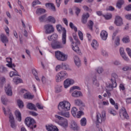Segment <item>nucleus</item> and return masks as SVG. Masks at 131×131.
I'll list each match as a JSON object with an SVG mask.
<instances>
[{
	"label": "nucleus",
	"instance_id": "63",
	"mask_svg": "<svg viewBox=\"0 0 131 131\" xmlns=\"http://www.w3.org/2000/svg\"><path fill=\"white\" fill-rule=\"evenodd\" d=\"M115 10V8L113 6H110L108 8L106 9V11H113Z\"/></svg>",
	"mask_w": 131,
	"mask_h": 131
},
{
	"label": "nucleus",
	"instance_id": "24",
	"mask_svg": "<svg viewBox=\"0 0 131 131\" xmlns=\"http://www.w3.org/2000/svg\"><path fill=\"white\" fill-rule=\"evenodd\" d=\"M74 62L76 66H77V67H79L80 65H81V63L80 62V59H79V58L77 57V56H75L74 57Z\"/></svg>",
	"mask_w": 131,
	"mask_h": 131
},
{
	"label": "nucleus",
	"instance_id": "6",
	"mask_svg": "<svg viewBox=\"0 0 131 131\" xmlns=\"http://www.w3.org/2000/svg\"><path fill=\"white\" fill-rule=\"evenodd\" d=\"M63 42H61L57 40L56 41H54L51 42V46L52 49L56 50L57 49H63L64 48V45H63Z\"/></svg>",
	"mask_w": 131,
	"mask_h": 131
},
{
	"label": "nucleus",
	"instance_id": "53",
	"mask_svg": "<svg viewBox=\"0 0 131 131\" xmlns=\"http://www.w3.org/2000/svg\"><path fill=\"white\" fill-rule=\"evenodd\" d=\"M61 88H62V86H61V85L56 86L55 88L56 93H60L61 91Z\"/></svg>",
	"mask_w": 131,
	"mask_h": 131
},
{
	"label": "nucleus",
	"instance_id": "28",
	"mask_svg": "<svg viewBox=\"0 0 131 131\" xmlns=\"http://www.w3.org/2000/svg\"><path fill=\"white\" fill-rule=\"evenodd\" d=\"M15 114L17 120L18 121H21L22 120V117L21 116V113L19 111H16L15 112Z\"/></svg>",
	"mask_w": 131,
	"mask_h": 131
},
{
	"label": "nucleus",
	"instance_id": "16",
	"mask_svg": "<svg viewBox=\"0 0 131 131\" xmlns=\"http://www.w3.org/2000/svg\"><path fill=\"white\" fill-rule=\"evenodd\" d=\"M71 128L73 130L78 131L79 130V126L77 125V123L75 121H72L71 122Z\"/></svg>",
	"mask_w": 131,
	"mask_h": 131
},
{
	"label": "nucleus",
	"instance_id": "3",
	"mask_svg": "<svg viewBox=\"0 0 131 131\" xmlns=\"http://www.w3.org/2000/svg\"><path fill=\"white\" fill-rule=\"evenodd\" d=\"M55 57L59 61H66L68 58V55L63 52L57 51L55 52Z\"/></svg>",
	"mask_w": 131,
	"mask_h": 131
},
{
	"label": "nucleus",
	"instance_id": "51",
	"mask_svg": "<svg viewBox=\"0 0 131 131\" xmlns=\"http://www.w3.org/2000/svg\"><path fill=\"white\" fill-rule=\"evenodd\" d=\"M101 54L102 55V56H103L104 57H108V53L107 52V51H106L104 50H101Z\"/></svg>",
	"mask_w": 131,
	"mask_h": 131
},
{
	"label": "nucleus",
	"instance_id": "40",
	"mask_svg": "<svg viewBox=\"0 0 131 131\" xmlns=\"http://www.w3.org/2000/svg\"><path fill=\"white\" fill-rule=\"evenodd\" d=\"M122 41H123V42H124V43H128V42H129V41H130L129 37L127 36V37H125L123 38L122 39Z\"/></svg>",
	"mask_w": 131,
	"mask_h": 131
},
{
	"label": "nucleus",
	"instance_id": "61",
	"mask_svg": "<svg viewBox=\"0 0 131 131\" xmlns=\"http://www.w3.org/2000/svg\"><path fill=\"white\" fill-rule=\"evenodd\" d=\"M62 0H56V6L57 8L60 7V5H61V1Z\"/></svg>",
	"mask_w": 131,
	"mask_h": 131
},
{
	"label": "nucleus",
	"instance_id": "17",
	"mask_svg": "<svg viewBox=\"0 0 131 131\" xmlns=\"http://www.w3.org/2000/svg\"><path fill=\"white\" fill-rule=\"evenodd\" d=\"M5 93L7 96H12V95H13L12 87H11L10 84H8V85L5 86Z\"/></svg>",
	"mask_w": 131,
	"mask_h": 131
},
{
	"label": "nucleus",
	"instance_id": "5",
	"mask_svg": "<svg viewBox=\"0 0 131 131\" xmlns=\"http://www.w3.org/2000/svg\"><path fill=\"white\" fill-rule=\"evenodd\" d=\"M106 120V112L103 111L102 115L100 113H97L96 116V122L97 123H102V121Z\"/></svg>",
	"mask_w": 131,
	"mask_h": 131
},
{
	"label": "nucleus",
	"instance_id": "22",
	"mask_svg": "<svg viewBox=\"0 0 131 131\" xmlns=\"http://www.w3.org/2000/svg\"><path fill=\"white\" fill-rule=\"evenodd\" d=\"M27 107L28 109H29L30 110H34V111H37V109L36 108V107H35V105L33 104V103H28Z\"/></svg>",
	"mask_w": 131,
	"mask_h": 131
},
{
	"label": "nucleus",
	"instance_id": "50",
	"mask_svg": "<svg viewBox=\"0 0 131 131\" xmlns=\"http://www.w3.org/2000/svg\"><path fill=\"white\" fill-rule=\"evenodd\" d=\"M9 118V122H11L12 121H15V120L14 119V116H13V114L12 113H10Z\"/></svg>",
	"mask_w": 131,
	"mask_h": 131
},
{
	"label": "nucleus",
	"instance_id": "62",
	"mask_svg": "<svg viewBox=\"0 0 131 131\" xmlns=\"http://www.w3.org/2000/svg\"><path fill=\"white\" fill-rule=\"evenodd\" d=\"M122 70L123 71H127L128 70H131V67L129 68V67H124L122 68Z\"/></svg>",
	"mask_w": 131,
	"mask_h": 131
},
{
	"label": "nucleus",
	"instance_id": "43",
	"mask_svg": "<svg viewBox=\"0 0 131 131\" xmlns=\"http://www.w3.org/2000/svg\"><path fill=\"white\" fill-rule=\"evenodd\" d=\"M8 71L7 68L4 66L0 67V72L1 73H6Z\"/></svg>",
	"mask_w": 131,
	"mask_h": 131
},
{
	"label": "nucleus",
	"instance_id": "8",
	"mask_svg": "<svg viewBox=\"0 0 131 131\" xmlns=\"http://www.w3.org/2000/svg\"><path fill=\"white\" fill-rule=\"evenodd\" d=\"M44 28L45 29L46 34H51V33H53V32L55 31L54 27H53V25L50 24L46 25L44 26Z\"/></svg>",
	"mask_w": 131,
	"mask_h": 131
},
{
	"label": "nucleus",
	"instance_id": "49",
	"mask_svg": "<svg viewBox=\"0 0 131 131\" xmlns=\"http://www.w3.org/2000/svg\"><path fill=\"white\" fill-rule=\"evenodd\" d=\"M96 71L97 72H98V73H99V74H101V73H102L103 71H104V69H103V68L99 67L97 69H96Z\"/></svg>",
	"mask_w": 131,
	"mask_h": 131
},
{
	"label": "nucleus",
	"instance_id": "15",
	"mask_svg": "<svg viewBox=\"0 0 131 131\" xmlns=\"http://www.w3.org/2000/svg\"><path fill=\"white\" fill-rule=\"evenodd\" d=\"M0 38L2 42L4 43L5 47H7V43L9 42V39H8L7 36L4 34H2L0 36Z\"/></svg>",
	"mask_w": 131,
	"mask_h": 131
},
{
	"label": "nucleus",
	"instance_id": "52",
	"mask_svg": "<svg viewBox=\"0 0 131 131\" xmlns=\"http://www.w3.org/2000/svg\"><path fill=\"white\" fill-rule=\"evenodd\" d=\"M10 122V126L12 127V128H14L15 129V128H16V123H15V121H13Z\"/></svg>",
	"mask_w": 131,
	"mask_h": 131
},
{
	"label": "nucleus",
	"instance_id": "14",
	"mask_svg": "<svg viewBox=\"0 0 131 131\" xmlns=\"http://www.w3.org/2000/svg\"><path fill=\"white\" fill-rule=\"evenodd\" d=\"M74 83V81L71 79H67L64 81V86L65 89H67L69 88L70 85Z\"/></svg>",
	"mask_w": 131,
	"mask_h": 131
},
{
	"label": "nucleus",
	"instance_id": "13",
	"mask_svg": "<svg viewBox=\"0 0 131 131\" xmlns=\"http://www.w3.org/2000/svg\"><path fill=\"white\" fill-rule=\"evenodd\" d=\"M71 113L73 116H74V117H75L77 114V115H78V116H80V115H81L82 113H83V112H82V111H79V112L78 113L77 108L75 107H74L72 108Z\"/></svg>",
	"mask_w": 131,
	"mask_h": 131
},
{
	"label": "nucleus",
	"instance_id": "64",
	"mask_svg": "<svg viewBox=\"0 0 131 131\" xmlns=\"http://www.w3.org/2000/svg\"><path fill=\"white\" fill-rule=\"evenodd\" d=\"M29 113L31 115H32V116H37L38 115L37 113L32 111H30Z\"/></svg>",
	"mask_w": 131,
	"mask_h": 131
},
{
	"label": "nucleus",
	"instance_id": "44",
	"mask_svg": "<svg viewBox=\"0 0 131 131\" xmlns=\"http://www.w3.org/2000/svg\"><path fill=\"white\" fill-rule=\"evenodd\" d=\"M47 17V14H44L40 17H39L38 19L40 22H45L46 20V17Z\"/></svg>",
	"mask_w": 131,
	"mask_h": 131
},
{
	"label": "nucleus",
	"instance_id": "33",
	"mask_svg": "<svg viewBox=\"0 0 131 131\" xmlns=\"http://www.w3.org/2000/svg\"><path fill=\"white\" fill-rule=\"evenodd\" d=\"M14 72H10L9 73V75L10 77H13V76H19V74H18V72L16 71V70L14 69Z\"/></svg>",
	"mask_w": 131,
	"mask_h": 131
},
{
	"label": "nucleus",
	"instance_id": "19",
	"mask_svg": "<svg viewBox=\"0 0 131 131\" xmlns=\"http://www.w3.org/2000/svg\"><path fill=\"white\" fill-rule=\"evenodd\" d=\"M47 38L49 41H57L58 38V35L57 34H53L51 35L48 36Z\"/></svg>",
	"mask_w": 131,
	"mask_h": 131
},
{
	"label": "nucleus",
	"instance_id": "30",
	"mask_svg": "<svg viewBox=\"0 0 131 131\" xmlns=\"http://www.w3.org/2000/svg\"><path fill=\"white\" fill-rule=\"evenodd\" d=\"M91 46L94 50H97L98 48V47H99V44L98 43V42L96 40H93L92 41V43H91Z\"/></svg>",
	"mask_w": 131,
	"mask_h": 131
},
{
	"label": "nucleus",
	"instance_id": "36",
	"mask_svg": "<svg viewBox=\"0 0 131 131\" xmlns=\"http://www.w3.org/2000/svg\"><path fill=\"white\" fill-rule=\"evenodd\" d=\"M80 124L82 126H85L86 125V119L82 118L80 120Z\"/></svg>",
	"mask_w": 131,
	"mask_h": 131
},
{
	"label": "nucleus",
	"instance_id": "35",
	"mask_svg": "<svg viewBox=\"0 0 131 131\" xmlns=\"http://www.w3.org/2000/svg\"><path fill=\"white\" fill-rule=\"evenodd\" d=\"M59 125H61L62 127H67V126H68L67 120H64V121L59 123Z\"/></svg>",
	"mask_w": 131,
	"mask_h": 131
},
{
	"label": "nucleus",
	"instance_id": "46",
	"mask_svg": "<svg viewBox=\"0 0 131 131\" xmlns=\"http://www.w3.org/2000/svg\"><path fill=\"white\" fill-rule=\"evenodd\" d=\"M17 105L20 108H23V107H24L23 101H22L21 100H17Z\"/></svg>",
	"mask_w": 131,
	"mask_h": 131
},
{
	"label": "nucleus",
	"instance_id": "56",
	"mask_svg": "<svg viewBox=\"0 0 131 131\" xmlns=\"http://www.w3.org/2000/svg\"><path fill=\"white\" fill-rule=\"evenodd\" d=\"M104 17L105 19H106V20H110V19L112 18V15H111V14L105 15H104Z\"/></svg>",
	"mask_w": 131,
	"mask_h": 131
},
{
	"label": "nucleus",
	"instance_id": "9",
	"mask_svg": "<svg viewBox=\"0 0 131 131\" xmlns=\"http://www.w3.org/2000/svg\"><path fill=\"white\" fill-rule=\"evenodd\" d=\"M119 115L121 118H122V116L126 119H128L129 118L127 112H126V110H125L124 107H122L121 110H120Z\"/></svg>",
	"mask_w": 131,
	"mask_h": 131
},
{
	"label": "nucleus",
	"instance_id": "59",
	"mask_svg": "<svg viewBox=\"0 0 131 131\" xmlns=\"http://www.w3.org/2000/svg\"><path fill=\"white\" fill-rule=\"evenodd\" d=\"M125 18L127 20H131V14H128L125 15Z\"/></svg>",
	"mask_w": 131,
	"mask_h": 131
},
{
	"label": "nucleus",
	"instance_id": "48",
	"mask_svg": "<svg viewBox=\"0 0 131 131\" xmlns=\"http://www.w3.org/2000/svg\"><path fill=\"white\" fill-rule=\"evenodd\" d=\"M115 43L116 46H119V45H120V39L119 38V36L116 37V39L115 41Z\"/></svg>",
	"mask_w": 131,
	"mask_h": 131
},
{
	"label": "nucleus",
	"instance_id": "38",
	"mask_svg": "<svg viewBox=\"0 0 131 131\" xmlns=\"http://www.w3.org/2000/svg\"><path fill=\"white\" fill-rule=\"evenodd\" d=\"M1 101L3 105H7V102H8V99L4 96L1 97Z\"/></svg>",
	"mask_w": 131,
	"mask_h": 131
},
{
	"label": "nucleus",
	"instance_id": "7",
	"mask_svg": "<svg viewBox=\"0 0 131 131\" xmlns=\"http://www.w3.org/2000/svg\"><path fill=\"white\" fill-rule=\"evenodd\" d=\"M112 78L111 79V81L112 83V84H109V87L113 89L114 88H116L117 83H116V79L118 78V76L116 73H113L112 74Z\"/></svg>",
	"mask_w": 131,
	"mask_h": 131
},
{
	"label": "nucleus",
	"instance_id": "31",
	"mask_svg": "<svg viewBox=\"0 0 131 131\" xmlns=\"http://www.w3.org/2000/svg\"><path fill=\"white\" fill-rule=\"evenodd\" d=\"M46 7H49V8H51V10H52L53 12L56 11V7H55V5H54V4L53 3H47Z\"/></svg>",
	"mask_w": 131,
	"mask_h": 131
},
{
	"label": "nucleus",
	"instance_id": "20",
	"mask_svg": "<svg viewBox=\"0 0 131 131\" xmlns=\"http://www.w3.org/2000/svg\"><path fill=\"white\" fill-rule=\"evenodd\" d=\"M46 129L48 131H59L58 127L53 125H46Z\"/></svg>",
	"mask_w": 131,
	"mask_h": 131
},
{
	"label": "nucleus",
	"instance_id": "2",
	"mask_svg": "<svg viewBox=\"0 0 131 131\" xmlns=\"http://www.w3.org/2000/svg\"><path fill=\"white\" fill-rule=\"evenodd\" d=\"M25 123L28 127H30V128H31L32 130H33V128H35L36 127L35 121L34 119L30 117H27L25 119Z\"/></svg>",
	"mask_w": 131,
	"mask_h": 131
},
{
	"label": "nucleus",
	"instance_id": "10",
	"mask_svg": "<svg viewBox=\"0 0 131 131\" xmlns=\"http://www.w3.org/2000/svg\"><path fill=\"white\" fill-rule=\"evenodd\" d=\"M114 23L116 26H121L123 25L122 18L118 15L116 16Z\"/></svg>",
	"mask_w": 131,
	"mask_h": 131
},
{
	"label": "nucleus",
	"instance_id": "47",
	"mask_svg": "<svg viewBox=\"0 0 131 131\" xmlns=\"http://www.w3.org/2000/svg\"><path fill=\"white\" fill-rule=\"evenodd\" d=\"M93 83L94 85L97 86V88L99 86V82H98V81L97 80L96 77L93 80Z\"/></svg>",
	"mask_w": 131,
	"mask_h": 131
},
{
	"label": "nucleus",
	"instance_id": "60",
	"mask_svg": "<svg viewBox=\"0 0 131 131\" xmlns=\"http://www.w3.org/2000/svg\"><path fill=\"white\" fill-rule=\"evenodd\" d=\"M125 11H127L128 12H129V11H131V4L128 5L127 6H126V7H125Z\"/></svg>",
	"mask_w": 131,
	"mask_h": 131
},
{
	"label": "nucleus",
	"instance_id": "57",
	"mask_svg": "<svg viewBox=\"0 0 131 131\" xmlns=\"http://www.w3.org/2000/svg\"><path fill=\"white\" fill-rule=\"evenodd\" d=\"M73 37H74L75 40H76V42L79 45V43H80V41H79V40L78 39L77 36H76V35H75V34L73 35Z\"/></svg>",
	"mask_w": 131,
	"mask_h": 131
},
{
	"label": "nucleus",
	"instance_id": "54",
	"mask_svg": "<svg viewBox=\"0 0 131 131\" xmlns=\"http://www.w3.org/2000/svg\"><path fill=\"white\" fill-rule=\"evenodd\" d=\"M78 36L81 40H83V35L82 34V32L80 31H78Z\"/></svg>",
	"mask_w": 131,
	"mask_h": 131
},
{
	"label": "nucleus",
	"instance_id": "32",
	"mask_svg": "<svg viewBox=\"0 0 131 131\" xmlns=\"http://www.w3.org/2000/svg\"><path fill=\"white\" fill-rule=\"evenodd\" d=\"M72 49L74 52H76V53H77L78 54H79L80 53V50H79V47L77 46V45H75V46L73 45H72Z\"/></svg>",
	"mask_w": 131,
	"mask_h": 131
},
{
	"label": "nucleus",
	"instance_id": "37",
	"mask_svg": "<svg viewBox=\"0 0 131 131\" xmlns=\"http://www.w3.org/2000/svg\"><path fill=\"white\" fill-rule=\"evenodd\" d=\"M13 81L16 83V84H18V83H20L22 81V79H20L18 77H14L13 78Z\"/></svg>",
	"mask_w": 131,
	"mask_h": 131
},
{
	"label": "nucleus",
	"instance_id": "11",
	"mask_svg": "<svg viewBox=\"0 0 131 131\" xmlns=\"http://www.w3.org/2000/svg\"><path fill=\"white\" fill-rule=\"evenodd\" d=\"M6 62L8 63V64H6V66H7V67H9V68H12L13 70H15V67H16V65H15V64L12 63V58H9V57L7 58Z\"/></svg>",
	"mask_w": 131,
	"mask_h": 131
},
{
	"label": "nucleus",
	"instance_id": "58",
	"mask_svg": "<svg viewBox=\"0 0 131 131\" xmlns=\"http://www.w3.org/2000/svg\"><path fill=\"white\" fill-rule=\"evenodd\" d=\"M74 90H80V88L78 86H74L70 89V92Z\"/></svg>",
	"mask_w": 131,
	"mask_h": 131
},
{
	"label": "nucleus",
	"instance_id": "21",
	"mask_svg": "<svg viewBox=\"0 0 131 131\" xmlns=\"http://www.w3.org/2000/svg\"><path fill=\"white\" fill-rule=\"evenodd\" d=\"M100 36L102 40H106L108 37V33L106 31H102L100 33Z\"/></svg>",
	"mask_w": 131,
	"mask_h": 131
},
{
	"label": "nucleus",
	"instance_id": "26",
	"mask_svg": "<svg viewBox=\"0 0 131 131\" xmlns=\"http://www.w3.org/2000/svg\"><path fill=\"white\" fill-rule=\"evenodd\" d=\"M123 5H124V0H118L116 4V7L118 9H121Z\"/></svg>",
	"mask_w": 131,
	"mask_h": 131
},
{
	"label": "nucleus",
	"instance_id": "23",
	"mask_svg": "<svg viewBox=\"0 0 131 131\" xmlns=\"http://www.w3.org/2000/svg\"><path fill=\"white\" fill-rule=\"evenodd\" d=\"M72 97H75V98H78L82 96V93L80 91H74L72 94Z\"/></svg>",
	"mask_w": 131,
	"mask_h": 131
},
{
	"label": "nucleus",
	"instance_id": "18",
	"mask_svg": "<svg viewBox=\"0 0 131 131\" xmlns=\"http://www.w3.org/2000/svg\"><path fill=\"white\" fill-rule=\"evenodd\" d=\"M90 18V14L87 13L86 14H83L81 18V22L83 24H86L88 22V19Z\"/></svg>",
	"mask_w": 131,
	"mask_h": 131
},
{
	"label": "nucleus",
	"instance_id": "4",
	"mask_svg": "<svg viewBox=\"0 0 131 131\" xmlns=\"http://www.w3.org/2000/svg\"><path fill=\"white\" fill-rule=\"evenodd\" d=\"M56 29L58 31L60 32L62 30V41L63 45H66V29L65 28H63L60 25H57L56 26Z\"/></svg>",
	"mask_w": 131,
	"mask_h": 131
},
{
	"label": "nucleus",
	"instance_id": "42",
	"mask_svg": "<svg viewBox=\"0 0 131 131\" xmlns=\"http://www.w3.org/2000/svg\"><path fill=\"white\" fill-rule=\"evenodd\" d=\"M75 104L77 106H80V105H82V101L80 99H76L75 100Z\"/></svg>",
	"mask_w": 131,
	"mask_h": 131
},
{
	"label": "nucleus",
	"instance_id": "1",
	"mask_svg": "<svg viewBox=\"0 0 131 131\" xmlns=\"http://www.w3.org/2000/svg\"><path fill=\"white\" fill-rule=\"evenodd\" d=\"M71 106L70 103L68 101H64L60 102L58 105V109L59 110V112H58L59 115L69 118L70 115L68 111L70 110Z\"/></svg>",
	"mask_w": 131,
	"mask_h": 131
},
{
	"label": "nucleus",
	"instance_id": "39",
	"mask_svg": "<svg viewBox=\"0 0 131 131\" xmlns=\"http://www.w3.org/2000/svg\"><path fill=\"white\" fill-rule=\"evenodd\" d=\"M69 26H70V28H71V29H74V30L75 32H77V28H76V27H75L74 26V24H73V23L70 22Z\"/></svg>",
	"mask_w": 131,
	"mask_h": 131
},
{
	"label": "nucleus",
	"instance_id": "34",
	"mask_svg": "<svg viewBox=\"0 0 131 131\" xmlns=\"http://www.w3.org/2000/svg\"><path fill=\"white\" fill-rule=\"evenodd\" d=\"M88 26L90 30H93V27H94V21L93 20H89L88 23Z\"/></svg>",
	"mask_w": 131,
	"mask_h": 131
},
{
	"label": "nucleus",
	"instance_id": "29",
	"mask_svg": "<svg viewBox=\"0 0 131 131\" xmlns=\"http://www.w3.org/2000/svg\"><path fill=\"white\" fill-rule=\"evenodd\" d=\"M24 98L25 99H28L29 100H32V99H33L34 98V96L28 93H26L24 95Z\"/></svg>",
	"mask_w": 131,
	"mask_h": 131
},
{
	"label": "nucleus",
	"instance_id": "55",
	"mask_svg": "<svg viewBox=\"0 0 131 131\" xmlns=\"http://www.w3.org/2000/svg\"><path fill=\"white\" fill-rule=\"evenodd\" d=\"M36 5H40V2H39V1L36 0L32 3L33 7H34V6H36Z\"/></svg>",
	"mask_w": 131,
	"mask_h": 131
},
{
	"label": "nucleus",
	"instance_id": "12",
	"mask_svg": "<svg viewBox=\"0 0 131 131\" xmlns=\"http://www.w3.org/2000/svg\"><path fill=\"white\" fill-rule=\"evenodd\" d=\"M120 53L121 56V57L123 58V60L124 61H126V62L129 61V58L127 56H126V55L125 54V53L124 52V49L123 48H121L120 49Z\"/></svg>",
	"mask_w": 131,
	"mask_h": 131
},
{
	"label": "nucleus",
	"instance_id": "27",
	"mask_svg": "<svg viewBox=\"0 0 131 131\" xmlns=\"http://www.w3.org/2000/svg\"><path fill=\"white\" fill-rule=\"evenodd\" d=\"M46 12V9L43 8H38L36 11V13L38 16L41 15V14H45Z\"/></svg>",
	"mask_w": 131,
	"mask_h": 131
},
{
	"label": "nucleus",
	"instance_id": "41",
	"mask_svg": "<svg viewBox=\"0 0 131 131\" xmlns=\"http://www.w3.org/2000/svg\"><path fill=\"white\" fill-rule=\"evenodd\" d=\"M48 20L49 21V22H51V23H53L54 24L56 23V19L52 16H49Z\"/></svg>",
	"mask_w": 131,
	"mask_h": 131
},
{
	"label": "nucleus",
	"instance_id": "45",
	"mask_svg": "<svg viewBox=\"0 0 131 131\" xmlns=\"http://www.w3.org/2000/svg\"><path fill=\"white\" fill-rule=\"evenodd\" d=\"M55 79L57 82H60L61 80H63V79L62 78L61 76L59 75V74H58L55 77Z\"/></svg>",
	"mask_w": 131,
	"mask_h": 131
},
{
	"label": "nucleus",
	"instance_id": "25",
	"mask_svg": "<svg viewBox=\"0 0 131 131\" xmlns=\"http://www.w3.org/2000/svg\"><path fill=\"white\" fill-rule=\"evenodd\" d=\"M58 74L63 79L67 78V77L68 76V74H67V73L64 71H61L60 72L58 73Z\"/></svg>",
	"mask_w": 131,
	"mask_h": 131
}]
</instances>
